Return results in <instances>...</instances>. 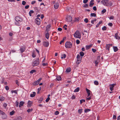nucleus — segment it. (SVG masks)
I'll use <instances>...</instances> for the list:
<instances>
[{
	"label": "nucleus",
	"mask_w": 120,
	"mask_h": 120,
	"mask_svg": "<svg viewBox=\"0 0 120 120\" xmlns=\"http://www.w3.org/2000/svg\"><path fill=\"white\" fill-rule=\"evenodd\" d=\"M101 3L104 5L106 6H111L112 5L113 3L112 2H109L108 0H103L101 1Z\"/></svg>",
	"instance_id": "1"
},
{
	"label": "nucleus",
	"mask_w": 120,
	"mask_h": 120,
	"mask_svg": "<svg viewBox=\"0 0 120 120\" xmlns=\"http://www.w3.org/2000/svg\"><path fill=\"white\" fill-rule=\"evenodd\" d=\"M15 20L16 21L15 23L16 25L19 26L20 23L23 21V19L22 17H20L19 16H17L15 18Z\"/></svg>",
	"instance_id": "2"
},
{
	"label": "nucleus",
	"mask_w": 120,
	"mask_h": 120,
	"mask_svg": "<svg viewBox=\"0 0 120 120\" xmlns=\"http://www.w3.org/2000/svg\"><path fill=\"white\" fill-rule=\"evenodd\" d=\"M74 36L75 38H80L81 35L80 32L78 31H76L74 34Z\"/></svg>",
	"instance_id": "3"
},
{
	"label": "nucleus",
	"mask_w": 120,
	"mask_h": 120,
	"mask_svg": "<svg viewBox=\"0 0 120 120\" xmlns=\"http://www.w3.org/2000/svg\"><path fill=\"white\" fill-rule=\"evenodd\" d=\"M72 46V43L70 42L67 41L65 44V46L67 48H71Z\"/></svg>",
	"instance_id": "4"
},
{
	"label": "nucleus",
	"mask_w": 120,
	"mask_h": 120,
	"mask_svg": "<svg viewBox=\"0 0 120 120\" xmlns=\"http://www.w3.org/2000/svg\"><path fill=\"white\" fill-rule=\"evenodd\" d=\"M39 64V59L38 58L36 59L33 63L32 65L33 66H36Z\"/></svg>",
	"instance_id": "5"
},
{
	"label": "nucleus",
	"mask_w": 120,
	"mask_h": 120,
	"mask_svg": "<svg viewBox=\"0 0 120 120\" xmlns=\"http://www.w3.org/2000/svg\"><path fill=\"white\" fill-rule=\"evenodd\" d=\"M72 21V17L70 16H68L67 17L66 19V22H70Z\"/></svg>",
	"instance_id": "6"
},
{
	"label": "nucleus",
	"mask_w": 120,
	"mask_h": 120,
	"mask_svg": "<svg viewBox=\"0 0 120 120\" xmlns=\"http://www.w3.org/2000/svg\"><path fill=\"white\" fill-rule=\"evenodd\" d=\"M35 22L38 25H40V19L39 18H37L35 19Z\"/></svg>",
	"instance_id": "7"
},
{
	"label": "nucleus",
	"mask_w": 120,
	"mask_h": 120,
	"mask_svg": "<svg viewBox=\"0 0 120 120\" xmlns=\"http://www.w3.org/2000/svg\"><path fill=\"white\" fill-rule=\"evenodd\" d=\"M0 114L4 116L2 117V118L4 119H5L7 118V116L3 112L0 110Z\"/></svg>",
	"instance_id": "8"
},
{
	"label": "nucleus",
	"mask_w": 120,
	"mask_h": 120,
	"mask_svg": "<svg viewBox=\"0 0 120 120\" xmlns=\"http://www.w3.org/2000/svg\"><path fill=\"white\" fill-rule=\"evenodd\" d=\"M115 84H112L109 85L110 89L111 91H112L113 90V87Z\"/></svg>",
	"instance_id": "9"
},
{
	"label": "nucleus",
	"mask_w": 120,
	"mask_h": 120,
	"mask_svg": "<svg viewBox=\"0 0 120 120\" xmlns=\"http://www.w3.org/2000/svg\"><path fill=\"white\" fill-rule=\"evenodd\" d=\"M33 102L32 101H29L28 102L27 107H30L32 105Z\"/></svg>",
	"instance_id": "10"
},
{
	"label": "nucleus",
	"mask_w": 120,
	"mask_h": 120,
	"mask_svg": "<svg viewBox=\"0 0 120 120\" xmlns=\"http://www.w3.org/2000/svg\"><path fill=\"white\" fill-rule=\"evenodd\" d=\"M43 45L45 47H47L49 45V43L48 42L44 41L43 43Z\"/></svg>",
	"instance_id": "11"
},
{
	"label": "nucleus",
	"mask_w": 120,
	"mask_h": 120,
	"mask_svg": "<svg viewBox=\"0 0 120 120\" xmlns=\"http://www.w3.org/2000/svg\"><path fill=\"white\" fill-rule=\"evenodd\" d=\"M59 6V4L58 3H55L54 5V7L55 9H57L58 8Z\"/></svg>",
	"instance_id": "12"
},
{
	"label": "nucleus",
	"mask_w": 120,
	"mask_h": 120,
	"mask_svg": "<svg viewBox=\"0 0 120 120\" xmlns=\"http://www.w3.org/2000/svg\"><path fill=\"white\" fill-rule=\"evenodd\" d=\"M112 44H107L106 45V46H105V48H106V49L107 50H109V48H110V46H112Z\"/></svg>",
	"instance_id": "13"
},
{
	"label": "nucleus",
	"mask_w": 120,
	"mask_h": 120,
	"mask_svg": "<svg viewBox=\"0 0 120 120\" xmlns=\"http://www.w3.org/2000/svg\"><path fill=\"white\" fill-rule=\"evenodd\" d=\"M94 0H91L89 6L90 7H92L94 4Z\"/></svg>",
	"instance_id": "14"
},
{
	"label": "nucleus",
	"mask_w": 120,
	"mask_h": 120,
	"mask_svg": "<svg viewBox=\"0 0 120 120\" xmlns=\"http://www.w3.org/2000/svg\"><path fill=\"white\" fill-rule=\"evenodd\" d=\"M51 25L50 24L46 26V30L48 32L49 30V29L51 27Z\"/></svg>",
	"instance_id": "15"
},
{
	"label": "nucleus",
	"mask_w": 120,
	"mask_h": 120,
	"mask_svg": "<svg viewBox=\"0 0 120 120\" xmlns=\"http://www.w3.org/2000/svg\"><path fill=\"white\" fill-rule=\"evenodd\" d=\"M115 37L116 39H120V37L119 36L117 33H116L115 34Z\"/></svg>",
	"instance_id": "16"
},
{
	"label": "nucleus",
	"mask_w": 120,
	"mask_h": 120,
	"mask_svg": "<svg viewBox=\"0 0 120 120\" xmlns=\"http://www.w3.org/2000/svg\"><path fill=\"white\" fill-rule=\"evenodd\" d=\"M86 90L88 94L87 96L88 97L90 95V91L87 88H86Z\"/></svg>",
	"instance_id": "17"
},
{
	"label": "nucleus",
	"mask_w": 120,
	"mask_h": 120,
	"mask_svg": "<svg viewBox=\"0 0 120 120\" xmlns=\"http://www.w3.org/2000/svg\"><path fill=\"white\" fill-rule=\"evenodd\" d=\"M82 59V58H80V59H77V60L76 63L78 64L80 63L81 62V60Z\"/></svg>",
	"instance_id": "18"
},
{
	"label": "nucleus",
	"mask_w": 120,
	"mask_h": 120,
	"mask_svg": "<svg viewBox=\"0 0 120 120\" xmlns=\"http://www.w3.org/2000/svg\"><path fill=\"white\" fill-rule=\"evenodd\" d=\"M36 93L35 92H33L32 93L30 94V96L31 97H33L35 96L36 95Z\"/></svg>",
	"instance_id": "19"
},
{
	"label": "nucleus",
	"mask_w": 120,
	"mask_h": 120,
	"mask_svg": "<svg viewBox=\"0 0 120 120\" xmlns=\"http://www.w3.org/2000/svg\"><path fill=\"white\" fill-rule=\"evenodd\" d=\"M24 103V102L22 101H20L19 103V107H21Z\"/></svg>",
	"instance_id": "20"
},
{
	"label": "nucleus",
	"mask_w": 120,
	"mask_h": 120,
	"mask_svg": "<svg viewBox=\"0 0 120 120\" xmlns=\"http://www.w3.org/2000/svg\"><path fill=\"white\" fill-rule=\"evenodd\" d=\"M39 83L37 81H35L33 83V84L34 85L36 86L38 85Z\"/></svg>",
	"instance_id": "21"
},
{
	"label": "nucleus",
	"mask_w": 120,
	"mask_h": 120,
	"mask_svg": "<svg viewBox=\"0 0 120 120\" xmlns=\"http://www.w3.org/2000/svg\"><path fill=\"white\" fill-rule=\"evenodd\" d=\"M80 20V18L79 17L75 18L74 20V21L75 22H78Z\"/></svg>",
	"instance_id": "22"
},
{
	"label": "nucleus",
	"mask_w": 120,
	"mask_h": 120,
	"mask_svg": "<svg viewBox=\"0 0 120 120\" xmlns=\"http://www.w3.org/2000/svg\"><path fill=\"white\" fill-rule=\"evenodd\" d=\"M4 100V97L0 96V101H3Z\"/></svg>",
	"instance_id": "23"
},
{
	"label": "nucleus",
	"mask_w": 120,
	"mask_h": 120,
	"mask_svg": "<svg viewBox=\"0 0 120 120\" xmlns=\"http://www.w3.org/2000/svg\"><path fill=\"white\" fill-rule=\"evenodd\" d=\"M56 79L58 81H60L61 80V78L60 76H58L56 77Z\"/></svg>",
	"instance_id": "24"
},
{
	"label": "nucleus",
	"mask_w": 120,
	"mask_h": 120,
	"mask_svg": "<svg viewBox=\"0 0 120 120\" xmlns=\"http://www.w3.org/2000/svg\"><path fill=\"white\" fill-rule=\"evenodd\" d=\"M102 23V21H101L99 22V23L97 24L96 25V27H98Z\"/></svg>",
	"instance_id": "25"
},
{
	"label": "nucleus",
	"mask_w": 120,
	"mask_h": 120,
	"mask_svg": "<svg viewBox=\"0 0 120 120\" xmlns=\"http://www.w3.org/2000/svg\"><path fill=\"white\" fill-rule=\"evenodd\" d=\"M113 49H114V51L115 52H116L118 50V49L117 47L116 46L114 47L113 48Z\"/></svg>",
	"instance_id": "26"
},
{
	"label": "nucleus",
	"mask_w": 120,
	"mask_h": 120,
	"mask_svg": "<svg viewBox=\"0 0 120 120\" xmlns=\"http://www.w3.org/2000/svg\"><path fill=\"white\" fill-rule=\"evenodd\" d=\"M45 37L46 38L48 39L49 37V33L48 32L47 33L45 34Z\"/></svg>",
	"instance_id": "27"
},
{
	"label": "nucleus",
	"mask_w": 120,
	"mask_h": 120,
	"mask_svg": "<svg viewBox=\"0 0 120 120\" xmlns=\"http://www.w3.org/2000/svg\"><path fill=\"white\" fill-rule=\"evenodd\" d=\"M34 13V11L32 10H30L29 12V15L30 16H31V14L32 13Z\"/></svg>",
	"instance_id": "28"
},
{
	"label": "nucleus",
	"mask_w": 120,
	"mask_h": 120,
	"mask_svg": "<svg viewBox=\"0 0 120 120\" xmlns=\"http://www.w3.org/2000/svg\"><path fill=\"white\" fill-rule=\"evenodd\" d=\"M90 16L91 17H96V14L95 13H91L90 14Z\"/></svg>",
	"instance_id": "29"
},
{
	"label": "nucleus",
	"mask_w": 120,
	"mask_h": 120,
	"mask_svg": "<svg viewBox=\"0 0 120 120\" xmlns=\"http://www.w3.org/2000/svg\"><path fill=\"white\" fill-rule=\"evenodd\" d=\"M90 111V110L89 109H85L84 110V112L85 113H86L88 112H89Z\"/></svg>",
	"instance_id": "30"
},
{
	"label": "nucleus",
	"mask_w": 120,
	"mask_h": 120,
	"mask_svg": "<svg viewBox=\"0 0 120 120\" xmlns=\"http://www.w3.org/2000/svg\"><path fill=\"white\" fill-rule=\"evenodd\" d=\"M79 54L81 56H83L84 55V53L82 52H79Z\"/></svg>",
	"instance_id": "31"
},
{
	"label": "nucleus",
	"mask_w": 120,
	"mask_h": 120,
	"mask_svg": "<svg viewBox=\"0 0 120 120\" xmlns=\"http://www.w3.org/2000/svg\"><path fill=\"white\" fill-rule=\"evenodd\" d=\"M71 71V68H68L66 70V71L68 72H70Z\"/></svg>",
	"instance_id": "32"
},
{
	"label": "nucleus",
	"mask_w": 120,
	"mask_h": 120,
	"mask_svg": "<svg viewBox=\"0 0 120 120\" xmlns=\"http://www.w3.org/2000/svg\"><path fill=\"white\" fill-rule=\"evenodd\" d=\"M79 88L78 87H77L76 89L74 90V92H77L79 91Z\"/></svg>",
	"instance_id": "33"
},
{
	"label": "nucleus",
	"mask_w": 120,
	"mask_h": 120,
	"mask_svg": "<svg viewBox=\"0 0 120 120\" xmlns=\"http://www.w3.org/2000/svg\"><path fill=\"white\" fill-rule=\"evenodd\" d=\"M15 112V111L14 110H13L10 112V115L11 116H12L14 114Z\"/></svg>",
	"instance_id": "34"
},
{
	"label": "nucleus",
	"mask_w": 120,
	"mask_h": 120,
	"mask_svg": "<svg viewBox=\"0 0 120 120\" xmlns=\"http://www.w3.org/2000/svg\"><path fill=\"white\" fill-rule=\"evenodd\" d=\"M97 21V20L96 19L92 20L91 21V23L92 24H94V22H96Z\"/></svg>",
	"instance_id": "35"
},
{
	"label": "nucleus",
	"mask_w": 120,
	"mask_h": 120,
	"mask_svg": "<svg viewBox=\"0 0 120 120\" xmlns=\"http://www.w3.org/2000/svg\"><path fill=\"white\" fill-rule=\"evenodd\" d=\"M33 109H29L27 110V112L29 113L30 112H31L32 111Z\"/></svg>",
	"instance_id": "36"
},
{
	"label": "nucleus",
	"mask_w": 120,
	"mask_h": 120,
	"mask_svg": "<svg viewBox=\"0 0 120 120\" xmlns=\"http://www.w3.org/2000/svg\"><path fill=\"white\" fill-rule=\"evenodd\" d=\"M25 49L24 48H21L20 49V50L21 53L23 52L25 50Z\"/></svg>",
	"instance_id": "37"
},
{
	"label": "nucleus",
	"mask_w": 120,
	"mask_h": 120,
	"mask_svg": "<svg viewBox=\"0 0 120 120\" xmlns=\"http://www.w3.org/2000/svg\"><path fill=\"white\" fill-rule=\"evenodd\" d=\"M22 119V117L21 116H19L17 118L16 120H21Z\"/></svg>",
	"instance_id": "38"
},
{
	"label": "nucleus",
	"mask_w": 120,
	"mask_h": 120,
	"mask_svg": "<svg viewBox=\"0 0 120 120\" xmlns=\"http://www.w3.org/2000/svg\"><path fill=\"white\" fill-rule=\"evenodd\" d=\"M106 11V10L105 9H104L101 11V13L102 14H103Z\"/></svg>",
	"instance_id": "39"
},
{
	"label": "nucleus",
	"mask_w": 120,
	"mask_h": 120,
	"mask_svg": "<svg viewBox=\"0 0 120 120\" xmlns=\"http://www.w3.org/2000/svg\"><path fill=\"white\" fill-rule=\"evenodd\" d=\"M62 56H63V57L62 56L61 57V59H63V58L64 59L65 58L66 56V54H64L63 55H62Z\"/></svg>",
	"instance_id": "40"
},
{
	"label": "nucleus",
	"mask_w": 120,
	"mask_h": 120,
	"mask_svg": "<svg viewBox=\"0 0 120 120\" xmlns=\"http://www.w3.org/2000/svg\"><path fill=\"white\" fill-rule=\"evenodd\" d=\"M95 84L96 85H98V82L97 81H95L94 82Z\"/></svg>",
	"instance_id": "41"
},
{
	"label": "nucleus",
	"mask_w": 120,
	"mask_h": 120,
	"mask_svg": "<svg viewBox=\"0 0 120 120\" xmlns=\"http://www.w3.org/2000/svg\"><path fill=\"white\" fill-rule=\"evenodd\" d=\"M36 71L34 70H33L31 71L30 72V73L31 74L33 73L34 72H35Z\"/></svg>",
	"instance_id": "42"
},
{
	"label": "nucleus",
	"mask_w": 120,
	"mask_h": 120,
	"mask_svg": "<svg viewBox=\"0 0 120 120\" xmlns=\"http://www.w3.org/2000/svg\"><path fill=\"white\" fill-rule=\"evenodd\" d=\"M102 29L103 30H105L106 29V27L105 26H104L102 28Z\"/></svg>",
	"instance_id": "43"
},
{
	"label": "nucleus",
	"mask_w": 120,
	"mask_h": 120,
	"mask_svg": "<svg viewBox=\"0 0 120 120\" xmlns=\"http://www.w3.org/2000/svg\"><path fill=\"white\" fill-rule=\"evenodd\" d=\"M82 109H79L78 111V113L80 114H81L82 112Z\"/></svg>",
	"instance_id": "44"
},
{
	"label": "nucleus",
	"mask_w": 120,
	"mask_h": 120,
	"mask_svg": "<svg viewBox=\"0 0 120 120\" xmlns=\"http://www.w3.org/2000/svg\"><path fill=\"white\" fill-rule=\"evenodd\" d=\"M85 100L84 99H82L80 101V104H81L82 103V102H85Z\"/></svg>",
	"instance_id": "45"
},
{
	"label": "nucleus",
	"mask_w": 120,
	"mask_h": 120,
	"mask_svg": "<svg viewBox=\"0 0 120 120\" xmlns=\"http://www.w3.org/2000/svg\"><path fill=\"white\" fill-rule=\"evenodd\" d=\"M11 92L12 93H14L17 94V92L16 90H12L11 91Z\"/></svg>",
	"instance_id": "46"
},
{
	"label": "nucleus",
	"mask_w": 120,
	"mask_h": 120,
	"mask_svg": "<svg viewBox=\"0 0 120 120\" xmlns=\"http://www.w3.org/2000/svg\"><path fill=\"white\" fill-rule=\"evenodd\" d=\"M26 2L25 1H23L22 2V4L23 5H25L26 4Z\"/></svg>",
	"instance_id": "47"
},
{
	"label": "nucleus",
	"mask_w": 120,
	"mask_h": 120,
	"mask_svg": "<svg viewBox=\"0 0 120 120\" xmlns=\"http://www.w3.org/2000/svg\"><path fill=\"white\" fill-rule=\"evenodd\" d=\"M84 21L86 23H87L88 22V20L87 18L85 19L84 20Z\"/></svg>",
	"instance_id": "48"
},
{
	"label": "nucleus",
	"mask_w": 120,
	"mask_h": 120,
	"mask_svg": "<svg viewBox=\"0 0 120 120\" xmlns=\"http://www.w3.org/2000/svg\"><path fill=\"white\" fill-rule=\"evenodd\" d=\"M15 104H16V107H18V106L19 104V103L17 101H16Z\"/></svg>",
	"instance_id": "49"
},
{
	"label": "nucleus",
	"mask_w": 120,
	"mask_h": 120,
	"mask_svg": "<svg viewBox=\"0 0 120 120\" xmlns=\"http://www.w3.org/2000/svg\"><path fill=\"white\" fill-rule=\"evenodd\" d=\"M59 112L58 111H56L55 112V114L57 115L59 114Z\"/></svg>",
	"instance_id": "50"
},
{
	"label": "nucleus",
	"mask_w": 120,
	"mask_h": 120,
	"mask_svg": "<svg viewBox=\"0 0 120 120\" xmlns=\"http://www.w3.org/2000/svg\"><path fill=\"white\" fill-rule=\"evenodd\" d=\"M76 43L77 44H78L80 43V41L79 40H77L76 41Z\"/></svg>",
	"instance_id": "51"
},
{
	"label": "nucleus",
	"mask_w": 120,
	"mask_h": 120,
	"mask_svg": "<svg viewBox=\"0 0 120 120\" xmlns=\"http://www.w3.org/2000/svg\"><path fill=\"white\" fill-rule=\"evenodd\" d=\"M50 99L49 97H48L46 100V102H48L49 101V100Z\"/></svg>",
	"instance_id": "52"
},
{
	"label": "nucleus",
	"mask_w": 120,
	"mask_h": 120,
	"mask_svg": "<svg viewBox=\"0 0 120 120\" xmlns=\"http://www.w3.org/2000/svg\"><path fill=\"white\" fill-rule=\"evenodd\" d=\"M32 56L33 58H34L36 56V55L33 52L32 54Z\"/></svg>",
	"instance_id": "53"
},
{
	"label": "nucleus",
	"mask_w": 120,
	"mask_h": 120,
	"mask_svg": "<svg viewBox=\"0 0 120 120\" xmlns=\"http://www.w3.org/2000/svg\"><path fill=\"white\" fill-rule=\"evenodd\" d=\"M76 58L78 59H80V56L79 54L77 55Z\"/></svg>",
	"instance_id": "54"
},
{
	"label": "nucleus",
	"mask_w": 120,
	"mask_h": 120,
	"mask_svg": "<svg viewBox=\"0 0 120 120\" xmlns=\"http://www.w3.org/2000/svg\"><path fill=\"white\" fill-rule=\"evenodd\" d=\"M88 1V0H83V3L85 4L87 3Z\"/></svg>",
	"instance_id": "55"
},
{
	"label": "nucleus",
	"mask_w": 120,
	"mask_h": 120,
	"mask_svg": "<svg viewBox=\"0 0 120 120\" xmlns=\"http://www.w3.org/2000/svg\"><path fill=\"white\" fill-rule=\"evenodd\" d=\"M5 88L7 90L9 89V87L8 86H6L5 87Z\"/></svg>",
	"instance_id": "56"
},
{
	"label": "nucleus",
	"mask_w": 120,
	"mask_h": 120,
	"mask_svg": "<svg viewBox=\"0 0 120 120\" xmlns=\"http://www.w3.org/2000/svg\"><path fill=\"white\" fill-rule=\"evenodd\" d=\"M7 104L5 103H4L3 105V106L5 108H6V107L7 106Z\"/></svg>",
	"instance_id": "57"
},
{
	"label": "nucleus",
	"mask_w": 120,
	"mask_h": 120,
	"mask_svg": "<svg viewBox=\"0 0 120 120\" xmlns=\"http://www.w3.org/2000/svg\"><path fill=\"white\" fill-rule=\"evenodd\" d=\"M36 2V1H32V2H31V4H34Z\"/></svg>",
	"instance_id": "58"
},
{
	"label": "nucleus",
	"mask_w": 120,
	"mask_h": 120,
	"mask_svg": "<svg viewBox=\"0 0 120 120\" xmlns=\"http://www.w3.org/2000/svg\"><path fill=\"white\" fill-rule=\"evenodd\" d=\"M93 9L94 11H96L97 10L96 7V6H94L93 7Z\"/></svg>",
	"instance_id": "59"
},
{
	"label": "nucleus",
	"mask_w": 120,
	"mask_h": 120,
	"mask_svg": "<svg viewBox=\"0 0 120 120\" xmlns=\"http://www.w3.org/2000/svg\"><path fill=\"white\" fill-rule=\"evenodd\" d=\"M42 65L43 66H46L47 65V63H44L42 64Z\"/></svg>",
	"instance_id": "60"
},
{
	"label": "nucleus",
	"mask_w": 120,
	"mask_h": 120,
	"mask_svg": "<svg viewBox=\"0 0 120 120\" xmlns=\"http://www.w3.org/2000/svg\"><path fill=\"white\" fill-rule=\"evenodd\" d=\"M108 25L110 26H112V24L111 23H110L108 24Z\"/></svg>",
	"instance_id": "61"
},
{
	"label": "nucleus",
	"mask_w": 120,
	"mask_h": 120,
	"mask_svg": "<svg viewBox=\"0 0 120 120\" xmlns=\"http://www.w3.org/2000/svg\"><path fill=\"white\" fill-rule=\"evenodd\" d=\"M29 5H27L25 7V8L26 9H27L29 8Z\"/></svg>",
	"instance_id": "62"
},
{
	"label": "nucleus",
	"mask_w": 120,
	"mask_h": 120,
	"mask_svg": "<svg viewBox=\"0 0 120 120\" xmlns=\"http://www.w3.org/2000/svg\"><path fill=\"white\" fill-rule=\"evenodd\" d=\"M58 30L59 31H61L62 30V29L60 27H59L58 28Z\"/></svg>",
	"instance_id": "63"
},
{
	"label": "nucleus",
	"mask_w": 120,
	"mask_h": 120,
	"mask_svg": "<svg viewBox=\"0 0 120 120\" xmlns=\"http://www.w3.org/2000/svg\"><path fill=\"white\" fill-rule=\"evenodd\" d=\"M75 96L73 95L71 98L72 99H75Z\"/></svg>",
	"instance_id": "64"
}]
</instances>
